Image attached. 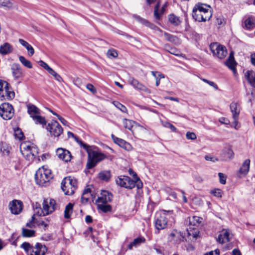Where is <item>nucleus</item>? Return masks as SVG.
<instances>
[{
    "instance_id": "11",
    "label": "nucleus",
    "mask_w": 255,
    "mask_h": 255,
    "mask_svg": "<svg viewBox=\"0 0 255 255\" xmlns=\"http://www.w3.org/2000/svg\"><path fill=\"white\" fill-rule=\"evenodd\" d=\"M116 181L118 185L125 188L132 189L135 186L134 180L127 176H120L116 179Z\"/></svg>"
},
{
    "instance_id": "28",
    "label": "nucleus",
    "mask_w": 255,
    "mask_h": 255,
    "mask_svg": "<svg viewBox=\"0 0 255 255\" xmlns=\"http://www.w3.org/2000/svg\"><path fill=\"white\" fill-rule=\"evenodd\" d=\"M145 241V240L143 237L137 238L128 245V249L131 250L133 247H136L139 246L141 243H144Z\"/></svg>"
},
{
    "instance_id": "35",
    "label": "nucleus",
    "mask_w": 255,
    "mask_h": 255,
    "mask_svg": "<svg viewBox=\"0 0 255 255\" xmlns=\"http://www.w3.org/2000/svg\"><path fill=\"white\" fill-rule=\"evenodd\" d=\"M164 49L166 51L168 52L171 54L176 56L179 55V51L178 50V49L175 47H171L168 44H166L164 45Z\"/></svg>"
},
{
    "instance_id": "22",
    "label": "nucleus",
    "mask_w": 255,
    "mask_h": 255,
    "mask_svg": "<svg viewBox=\"0 0 255 255\" xmlns=\"http://www.w3.org/2000/svg\"><path fill=\"white\" fill-rule=\"evenodd\" d=\"M225 64L234 73L236 72V66L237 63L235 60L233 52L230 53L229 56L225 61Z\"/></svg>"
},
{
    "instance_id": "57",
    "label": "nucleus",
    "mask_w": 255,
    "mask_h": 255,
    "mask_svg": "<svg viewBox=\"0 0 255 255\" xmlns=\"http://www.w3.org/2000/svg\"><path fill=\"white\" fill-rule=\"evenodd\" d=\"M86 88L93 94H95L97 92L96 89L95 88L94 86L91 84H88L86 85Z\"/></svg>"
},
{
    "instance_id": "34",
    "label": "nucleus",
    "mask_w": 255,
    "mask_h": 255,
    "mask_svg": "<svg viewBox=\"0 0 255 255\" xmlns=\"http://www.w3.org/2000/svg\"><path fill=\"white\" fill-rule=\"evenodd\" d=\"M197 13L196 12H192V16L194 19H195L196 21H198L199 22L201 21H206L207 20H209L210 19H205L204 17V14L203 12H200L199 15H196Z\"/></svg>"
},
{
    "instance_id": "41",
    "label": "nucleus",
    "mask_w": 255,
    "mask_h": 255,
    "mask_svg": "<svg viewBox=\"0 0 255 255\" xmlns=\"http://www.w3.org/2000/svg\"><path fill=\"white\" fill-rule=\"evenodd\" d=\"M202 220V218L198 216H193L192 219L189 218V222L191 225L196 226L197 224H200Z\"/></svg>"
},
{
    "instance_id": "33",
    "label": "nucleus",
    "mask_w": 255,
    "mask_h": 255,
    "mask_svg": "<svg viewBox=\"0 0 255 255\" xmlns=\"http://www.w3.org/2000/svg\"><path fill=\"white\" fill-rule=\"evenodd\" d=\"M164 36L165 39L169 42L176 44L178 42V38L177 36L164 32Z\"/></svg>"
},
{
    "instance_id": "51",
    "label": "nucleus",
    "mask_w": 255,
    "mask_h": 255,
    "mask_svg": "<svg viewBox=\"0 0 255 255\" xmlns=\"http://www.w3.org/2000/svg\"><path fill=\"white\" fill-rule=\"evenodd\" d=\"M0 151L3 154L8 155L9 152V147L6 144H2L0 147Z\"/></svg>"
},
{
    "instance_id": "5",
    "label": "nucleus",
    "mask_w": 255,
    "mask_h": 255,
    "mask_svg": "<svg viewBox=\"0 0 255 255\" xmlns=\"http://www.w3.org/2000/svg\"><path fill=\"white\" fill-rule=\"evenodd\" d=\"M171 211L161 210L156 212L154 218L155 234H159V231L167 228L168 226V213Z\"/></svg>"
},
{
    "instance_id": "64",
    "label": "nucleus",
    "mask_w": 255,
    "mask_h": 255,
    "mask_svg": "<svg viewBox=\"0 0 255 255\" xmlns=\"http://www.w3.org/2000/svg\"><path fill=\"white\" fill-rule=\"evenodd\" d=\"M165 126L170 128L171 130L173 131H175L176 130V128L173 125L169 123H166Z\"/></svg>"
},
{
    "instance_id": "58",
    "label": "nucleus",
    "mask_w": 255,
    "mask_h": 255,
    "mask_svg": "<svg viewBox=\"0 0 255 255\" xmlns=\"http://www.w3.org/2000/svg\"><path fill=\"white\" fill-rule=\"evenodd\" d=\"M153 249L155 251L156 253L159 255H164L163 250L157 246H154Z\"/></svg>"
},
{
    "instance_id": "8",
    "label": "nucleus",
    "mask_w": 255,
    "mask_h": 255,
    "mask_svg": "<svg viewBox=\"0 0 255 255\" xmlns=\"http://www.w3.org/2000/svg\"><path fill=\"white\" fill-rule=\"evenodd\" d=\"M43 209L39 216H46L53 213L56 209V201L51 198H46L43 202Z\"/></svg>"
},
{
    "instance_id": "30",
    "label": "nucleus",
    "mask_w": 255,
    "mask_h": 255,
    "mask_svg": "<svg viewBox=\"0 0 255 255\" xmlns=\"http://www.w3.org/2000/svg\"><path fill=\"white\" fill-rule=\"evenodd\" d=\"M99 178L104 181H108L111 177L110 171L104 170L101 171L98 174Z\"/></svg>"
},
{
    "instance_id": "29",
    "label": "nucleus",
    "mask_w": 255,
    "mask_h": 255,
    "mask_svg": "<svg viewBox=\"0 0 255 255\" xmlns=\"http://www.w3.org/2000/svg\"><path fill=\"white\" fill-rule=\"evenodd\" d=\"M245 76L250 84L255 87V73L253 71H248Z\"/></svg>"
},
{
    "instance_id": "27",
    "label": "nucleus",
    "mask_w": 255,
    "mask_h": 255,
    "mask_svg": "<svg viewBox=\"0 0 255 255\" xmlns=\"http://www.w3.org/2000/svg\"><path fill=\"white\" fill-rule=\"evenodd\" d=\"M18 41L27 49L29 55L32 56L34 54V50L30 44L22 39H19Z\"/></svg>"
},
{
    "instance_id": "53",
    "label": "nucleus",
    "mask_w": 255,
    "mask_h": 255,
    "mask_svg": "<svg viewBox=\"0 0 255 255\" xmlns=\"http://www.w3.org/2000/svg\"><path fill=\"white\" fill-rule=\"evenodd\" d=\"M218 176L220 183L222 184H225L226 183V177L225 175L222 173H219Z\"/></svg>"
},
{
    "instance_id": "63",
    "label": "nucleus",
    "mask_w": 255,
    "mask_h": 255,
    "mask_svg": "<svg viewBox=\"0 0 255 255\" xmlns=\"http://www.w3.org/2000/svg\"><path fill=\"white\" fill-rule=\"evenodd\" d=\"M8 85V83L6 81L0 80V91L3 90V88L4 89V87H6Z\"/></svg>"
},
{
    "instance_id": "54",
    "label": "nucleus",
    "mask_w": 255,
    "mask_h": 255,
    "mask_svg": "<svg viewBox=\"0 0 255 255\" xmlns=\"http://www.w3.org/2000/svg\"><path fill=\"white\" fill-rule=\"evenodd\" d=\"M18 236L15 234H12L10 238L9 239V241L11 242V244L16 246V241L18 239Z\"/></svg>"
},
{
    "instance_id": "62",
    "label": "nucleus",
    "mask_w": 255,
    "mask_h": 255,
    "mask_svg": "<svg viewBox=\"0 0 255 255\" xmlns=\"http://www.w3.org/2000/svg\"><path fill=\"white\" fill-rule=\"evenodd\" d=\"M88 232L90 233L91 236L93 240V242H96L97 239L94 237V233H97V232L96 231H93V229L92 227H89L88 228Z\"/></svg>"
},
{
    "instance_id": "43",
    "label": "nucleus",
    "mask_w": 255,
    "mask_h": 255,
    "mask_svg": "<svg viewBox=\"0 0 255 255\" xmlns=\"http://www.w3.org/2000/svg\"><path fill=\"white\" fill-rule=\"evenodd\" d=\"M48 73L53 76L54 79L59 82L63 81V79L61 76L57 73L52 68L48 72Z\"/></svg>"
},
{
    "instance_id": "42",
    "label": "nucleus",
    "mask_w": 255,
    "mask_h": 255,
    "mask_svg": "<svg viewBox=\"0 0 255 255\" xmlns=\"http://www.w3.org/2000/svg\"><path fill=\"white\" fill-rule=\"evenodd\" d=\"M123 123L124 126L126 128L130 130L133 127V124L134 123V122L131 120L124 119L123 120Z\"/></svg>"
},
{
    "instance_id": "20",
    "label": "nucleus",
    "mask_w": 255,
    "mask_h": 255,
    "mask_svg": "<svg viewBox=\"0 0 255 255\" xmlns=\"http://www.w3.org/2000/svg\"><path fill=\"white\" fill-rule=\"evenodd\" d=\"M12 75L15 79H18L23 76L22 69L19 64L13 63L11 67Z\"/></svg>"
},
{
    "instance_id": "10",
    "label": "nucleus",
    "mask_w": 255,
    "mask_h": 255,
    "mask_svg": "<svg viewBox=\"0 0 255 255\" xmlns=\"http://www.w3.org/2000/svg\"><path fill=\"white\" fill-rule=\"evenodd\" d=\"M210 49L214 56L219 59L224 58L227 54L226 48L217 43H213L210 45Z\"/></svg>"
},
{
    "instance_id": "24",
    "label": "nucleus",
    "mask_w": 255,
    "mask_h": 255,
    "mask_svg": "<svg viewBox=\"0 0 255 255\" xmlns=\"http://www.w3.org/2000/svg\"><path fill=\"white\" fill-rule=\"evenodd\" d=\"M27 112L32 118L34 116L40 115V110L35 105L29 104L27 105Z\"/></svg>"
},
{
    "instance_id": "23",
    "label": "nucleus",
    "mask_w": 255,
    "mask_h": 255,
    "mask_svg": "<svg viewBox=\"0 0 255 255\" xmlns=\"http://www.w3.org/2000/svg\"><path fill=\"white\" fill-rule=\"evenodd\" d=\"M243 27L247 30H252L255 27V17L249 16L244 22Z\"/></svg>"
},
{
    "instance_id": "39",
    "label": "nucleus",
    "mask_w": 255,
    "mask_h": 255,
    "mask_svg": "<svg viewBox=\"0 0 255 255\" xmlns=\"http://www.w3.org/2000/svg\"><path fill=\"white\" fill-rule=\"evenodd\" d=\"M19 60L25 67L29 69L32 68V65L30 61L27 60L24 56H20L19 57Z\"/></svg>"
},
{
    "instance_id": "2",
    "label": "nucleus",
    "mask_w": 255,
    "mask_h": 255,
    "mask_svg": "<svg viewBox=\"0 0 255 255\" xmlns=\"http://www.w3.org/2000/svg\"><path fill=\"white\" fill-rule=\"evenodd\" d=\"M113 194L108 191L102 190L100 195L96 200L97 209L103 213H108L112 211V206L109 203L112 202Z\"/></svg>"
},
{
    "instance_id": "18",
    "label": "nucleus",
    "mask_w": 255,
    "mask_h": 255,
    "mask_svg": "<svg viewBox=\"0 0 255 255\" xmlns=\"http://www.w3.org/2000/svg\"><path fill=\"white\" fill-rule=\"evenodd\" d=\"M234 156V153L230 146L226 147L222 151L221 157L224 161L232 159Z\"/></svg>"
},
{
    "instance_id": "32",
    "label": "nucleus",
    "mask_w": 255,
    "mask_h": 255,
    "mask_svg": "<svg viewBox=\"0 0 255 255\" xmlns=\"http://www.w3.org/2000/svg\"><path fill=\"white\" fill-rule=\"evenodd\" d=\"M165 5H164L161 8L160 13L158 12L159 8L160 7V4L159 2H158L154 7V15L156 19L157 20H160L161 18V15L164 13V11L165 10Z\"/></svg>"
},
{
    "instance_id": "50",
    "label": "nucleus",
    "mask_w": 255,
    "mask_h": 255,
    "mask_svg": "<svg viewBox=\"0 0 255 255\" xmlns=\"http://www.w3.org/2000/svg\"><path fill=\"white\" fill-rule=\"evenodd\" d=\"M107 55L109 58H116L118 54L115 50L112 49L108 51Z\"/></svg>"
},
{
    "instance_id": "14",
    "label": "nucleus",
    "mask_w": 255,
    "mask_h": 255,
    "mask_svg": "<svg viewBox=\"0 0 255 255\" xmlns=\"http://www.w3.org/2000/svg\"><path fill=\"white\" fill-rule=\"evenodd\" d=\"M56 155L60 159L66 162L70 161L72 158L70 152L62 148H59L57 149Z\"/></svg>"
},
{
    "instance_id": "26",
    "label": "nucleus",
    "mask_w": 255,
    "mask_h": 255,
    "mask_svg": "<svg viewBox=\"0 0 255 255\" xmlns=\"http://www.w3.org/2000/svg\"><path fill=\"white\" fill-rule=\"evenodd\" d=\"M13 50L12 46L8 43H4L0 46V53L6 55L11 53Z\"/></svg>"
},
{
    "instance_id": "49",
    "label": "nucleus",
    "mask_w": 255,
    "mask_h": 255,
    "mask_svg": "<svg viewBox=\"0 0 255 255\" xmlns=\"http://www.w3.org/2000/svg\"><path fill=\"white\" fill-rule=\"evenodd\" d=\"M142 23L146 26L149 27L150 28L153 29H158V28L154 24L151 23L149 21L145 19H141Z\"/></svg>"
},
{
    "instance_id": "47",
    "label": "nucleus",
    "mask_w": 255,
    "mask_h": 255,
    "mask_svg": "<svg viewBox=\"0 0 255 255\" xmlns=\"http://www.w3.org/2000/svg\"><path fill=\"white\" fill-rule=\"evenodd\" d=\"M210 192L214 196L218 198H221L222 197L223 191L220 189H214V190H211Z\"/></svg>"
},
{
    "instance_id": "12",
    "label": "nucleus",
    "mask_w": 255,
    "mask_h": 255,
    "mask_svg": "<svg viewBox=\"0 0 255 255\" xmlns=\"http://www.w3.org/2000/svg\"><path fill=\"white\" fill-rule=\"evenodd\" d=\"M209 5L198 3L194 6L192 12H196L197 13L196 15L198 14L199 15L200 12H203L205 19H210L212 14Z\"/></svg>"
},
{
    "instance_id": "55",
    "label": "nucleus",
    "mask_w": 255,
    "mask_h": 255,
    "mask_svg": "<svg viewBox=\"0 0 255 255\" xmlns=\"http://www.w3.org/2000/svg\"><path fill=\"white\" fill-rule=\"evenodd\" d=\"M186 138L188 139H195L196 138V135L194 132H187L186 134Z\"/></svg>"
},
{
    "instance_id": "16",
    "label": "nucleus",
    "mask_w": 255,
    "mask_h": 255,
    "mask_svg": "<svg viewBox=\"0 0 255 255\" xmlns=\"http://www.w3.org/2000/svg\"><path fill=\"white\" fill-rule=\"evenodd\" d=\"M10 210L11 212L15 215L19 214L22 210V202L19 200H14L10 204Z\"/></svg>"
},
{
    "instance_id": "17",
    "label": "nucleus",
    "mask_w": 255,
    "mask_h": 255,
    "mask_svg": "<svg viewBox=\"0 0 255 255\" xmlns=\"http://www.w3.org/2000/svg\"><path fill=\"white\" fill-rule=\"evenodd\" d=\"M231 231L229 229H223L219 235L217 241L220 244H224L230 241L231 238Z\"/></svg>"
},
{
    "instance_id": "60",
    "label": "nucleus",
    "mask_w": 255,
    "mask_h": 255,
    "mask_svg": "<svg viewBox=\"0 0 255 255\" xmlns=\"http://www.w3.org/2000/svg\"><path fill=\"white\" fill-rule=\"evenodd\" d=\"M128 81L133 87H134L138 82V80L132 77L129 78Z\"/></svg>"
},
{
    "instance_id": "6",
    "label": "nucleus",
    "mask_w": 255,
    "mask_h": 255,
    "mask_svg": "<svg viewBox=\"0 0 255 255\" xmlns=\"http://www.w3.org/2000/svg\"><path fill=\"white\" fill-rule=\"evenodd\" d=\"M20 151L23 157L29 161H32L38 156V147L33 143L21 144Z\"/></svg>"
},
{
    "instance_id": "40",
    "label": "nucleus",
    "mask_w": 255,
    "mask_h": 255,
    "mask_svg": "<svg viewBox=\"0 0 255 255\" xmlns=\"http://www.w3.org/2000/svg\"><path fill=\"white\" fill-rule=\"evenodd\" d=\"M32 119L35 122L36 124H39L42 125H45L46 124L45 118L40 116V115L34 116L32 118Z\"/></svg>"
},
{
    "instance_id": "46",
    "label": "nucleus",
    "mask_w": 255,
    "mask_h": 255,
    "mask_svg": "<svg viewBox=\"0 0 255 255\" xmlns=\"http://www.w3.org/2000/svg\"><path fill=\"white\" fill-rule=\"evenodd\" d=\"M135 177L134 178V181L135 184V186L138 189H141L143 187V184L140 179L137 177V174L134 173Z\"/></svg>"
},
{
    "instance_id": "56",
    "label": "nucleus",
    "mask_w": 255,
    "mask_h": 255,
    "mask_svg": "<svg viewBox=\"0 0 255 255\" xmlns=\"http://www.w3.org/2000/svg\"><path fill=\"white\" fill-rule=\"evenodd\" d=\"M151 74L153 76H154L155 77V78L156 79H158V78H164V75L158 72L152 71Z\"/></svg>"
},
{
    "instance_id": "9",
    "label": "nucleus",
    "mask_w": 255,
    "mask_h": 255,
    "mask_svg": "<svg viewBox=\"0 0 255 255\" xmlns=\"http://www.w3.org/2000/svg\"><path fill=\"white\" fill-rule=\"evenodd\" d=\"M14 115L13 106L8 103H4L0 105V116L5 120L11 119Z\"/></svg>"
},
{
    "instance_id": "36",
    "label": "nucleus",
    "mask_w": 255,
    "mask_h": 255,
    "mask_svg": "<svg viewBox=\"0 0 255 255\" xmlns=\"http://www.w3.org/2000/svg\"><path fill=\"white\" fill-rule=\"evenodd\" d=\"M73 204L69 203L65 207L64 210V218L68 219L70 217L71 214L72 212Z\"/></svg>"
},
{
    "instance_id": "45",
    "label": "nucleus",
    "mask_w": 255,
    "mask_h": 255,
    "mask_svg": "<svg viewBox=\"0 0 255 255\" xmlns=\"http://www.w3.org/2000/svg\"><path fill=\"white\" fill-rule=\"evenodd\" d=\"M134 88L144 91L147 93H150V90L139 82Z\"/></svg>"
},
{
    "instance_id": "25",
    "label": "nucleus",
    "mask_w": 255,
    "mask_h": 255,
    "mask_svg": "<svg viewBox=\"0 0 255 255\" xmlns=\"http://www.w3.org/2000/svg\"><path fill=\"white\" fill-rule=\"evenodd\" d=\"M91 195V188L89 186H87L83 192L82 196L81 197V202L83 203L88 202Z\"/></svg>"
},
{
    "instance_id": "3",
    "label": "nucleus",
    "mask_w": 255,
    "mask_h": 255,
    "mask_svg": "<svg viewBox=\"0 0 255 255\" xmlns=\"http://www.w3.org/2000/svg\"><path fill=\"white\" fill-rule=\"evenodd\" d=\"M52 178L51 171L46 166H43L39 168L35 174L36 183L41 186L48 185Z\"/></svg>"
},
{
    "instance_id": "13",
    "label": "nucleus",
    "mask_w": 255,
    "mask_h": 255,
    "mask_svg": "<svg viewBox=\"0 0 255 255\" xmlns=\"http://www.w3.org/2000/svg\"><path fill=\"white\" fill-rule=\"evenodd\" d=\"M46 128L55 137L59 136L63 132L62 128L56 121H52L49 123Z\"/></svg>"
},
{
    "instance_id": "44",
    "label": "nucleus",
    "mask_w": 255,
    "mask_h": 255,
    "mask_svg": "<svg viewBox=\"0 0 255 255\" xmlns=\"http://www.w3.org/2000/svg\"><path fill=\"white\" fill-rule=\"evenodd\" d=\"M14 134L15 138L19 140H22L24 138V134L21 130L19 128H17L16 129L14 130Z\"/></svg>"
},
{
    "instance_id": "4",
    "label": "nucleus",
    "mask_w": 255,
    "mask_h": 255,
    "mask_svg": "<svg viewBox=\"0 0 255 255\" xmlns=\"http://www.w3.org/2000/svg\"><path fill=\"white\" fill-rule=\"evenodd\" d=\"M20 247L24 250L27 255H45L48 250L45 245L39 243H37L33 246L28 242H24Z\"/></svg>"
},
{
    "instance_id": "1",
    "label": "nucleus",
    "mask_w": 255,
    "mask_h": 255,
    "mask_svg": "<svg viewBox=\"0 0 255 255\" xmlns=\"http://www.w3.org/2000/svg\"><path fill=\"white\" fill-rule=\"evenodd\" d=\"M81 147H82L88 153V161L86 164L88 169L93 168L99 162L109 158V156L105 154L94 150L93 146H90L81 140ZM109 157H111L112 156H109Z\"/></svg>"
},
{
    "instance_id": "7",
    "label": "nucleus",
    "mask_w": 255,
    "mask_h": 255,
    "mask_svg": "<svg viewBox=\"0 0 255 255\" xmlns=\"http://www.w3.org/2000/svg\"><path fill=\"white\" fill-rule=\"evenodd\" d=\"M61 187L65 195H72L77 189V181L71 177H65L61 182Z\"/></svg>"
},
{
    "instance_id": "15",
    "label": "nucleus",
    "mask_w": 255,
    "mask_h": 255,
    "mask_svg": "<svg viewBox=\"0 0 255 255\" xmlns=\"http://www.w3.org/2000/svg\"><path fill=\"white\" fill-rule=\"evenodd\" d=\"M230 110L232 113L233 118L234 120V123L236 125H237V120L240 113L241 106L239 103L237 102H232L230 104Z\"/></svg>"
},
{
    "instance_id": "38",
    "label": "nucleus",
    "mask_w": 255,
    "mask_h": 255,
    "mask_svg": "<svg viewBox=\"0 0 255 255\" xmlns=\"http://www.w3.org/2000/svg\"><path fill=\"white\" fill-rule=\"evenodd\" d=\"M168 19L170 22L175 26L178 25L180 23L179 18L173 14L169 15Z\"/></svg>"
},
{
    "instance_id": "52",
    "label": "nucleus",
    "mask_w": 255,
    "mask_h": 255,
    "mask_svg": "<svg viewBox=\"0 0 255 255\" xmlns=\"http://www.w3.org/2000/svg\"><path fill=\"white\" fill-rule=\"evenodd\" d=\"M39 64L41 67H43L48 72L51 69V68L50 66H49V65L46 63L42 60L39 61Z\"/></svg>"
},
{
    "instance_id": "21",
    "label": "nucleus",
    "mask_w": 255,
    "mask_h": 255,
    "mask_svg": "<svg viewBox=\"0 0 255 255\" xmlns=\"http://www.w3.org/2000/svg\"><path fill=\"white\" fill-rule=\"evenodd\" d=\"M111 137L114 142L119 145L120 147L126 150H129L131 148L130 144L126 141L125 140L116 137L113 134L111 135Z\"/></svg>"
},
{
    "instance_id": "31",
    "label": "nucleus",
    "mask_w": 255,
    "mask_h": 255,
    "mask_svg": "<svg viewBox=\"0 0 255 255\" xmlns=\"http://www.w3.org/2000/svg\"><path fill=\"white\" fill-rule=\"evenodd\" d=\"M21 235L24 238L33 237L35 236V231L22 228Z\"/></svg>"
},
{
    "instance_id": "61",
    "label": "nucleus",
    "mask_w": 255,
    "mask_h": 255,
    "mask_svg": "<svg viewBox=\"0 0 255 255\" xmlns=\"http://www.w3.org/2000/svg\"><path fill=\"white\" fill-rule=\"evenodd\" d=\"M204 255H220V250L219 249H216L215 251L206 253Z\"/></svg>"
},
{
    "instance_id": "19",
    "label": "nucleus",
    "mask_w": 255,
    "mask_h": 255,
    "mask_svg": "<svg viewBox=\"0 0 255 255\" xmlns=\"http://www.w3.org/2000/svg\"><path fill=\"white\" fill-rule=\"evenodd\" d=\"M250 159H246L244 161L242 165L240 170L237 173V175L239 177L241 178L243 176H246L248 173L250 169Z\"/></svg>"
},
{
    "instance_id": "48",
    "label": "nucleus",
    "mask_w": 255,
    "mask_h": 255,
    "mask_svg": "<svg viewBox=\"0 0 255 255\" xmlns=\"http://www.w3.org/2000/svg\"><path fill=\"white\" fill-rule=\"evenodd\" d=\"M115 106L118 108L119 110H120L121 111H122L124 113H126L127 112V108L121 104L120 103L118 102H114Z\"/></svg>"
},
{
    "instance_id": "37",
    "label": "nucleus",
    "mask_w": 255,
    "mask_h": 255,
    "mask_svg": "<svg viewBox=\"0 0 255 255\" xmlns=\"http://www.w3.org/2000/svg\"><path fill=\"white\" fill-rule=\"evenodd\" d=\"M4 89L5 93V97L7 99L11 100L14 98L15 96L14 92L10 90V87L8 83L6 87H4Z\"/></svg>"
},
{
    "instance_id": "59",
    "label": "nucleus",
    "mask_w": 255,
    "mask_h": 255,
    "mask_svg": "<svg viewBox=\"0 0 255 255\" xmlns=\"http://www.w3.org/2000/svg\"><path fill=\"white\" fill-rule=\"evenodd\" d=\"M205 159L207 161H211L214 162H215L216 161H218V159L215 157L211 156L209 155H206L205 157Z\"/></svg>"
}]
</instances>
